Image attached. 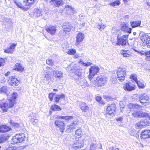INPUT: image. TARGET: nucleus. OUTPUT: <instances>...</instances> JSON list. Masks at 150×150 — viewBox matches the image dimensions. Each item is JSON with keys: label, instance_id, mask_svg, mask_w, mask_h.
<instances>
[{"label": "nucleus", "instance_id": "41", "mask_svg": "<svg viewBox=\"0 0 150 150\" xmlns=\"http://www.w3.org/2000/svg\"><path fill=\"white\" fill-rule=\"evenodd\" d=\"M79 63L82 64L83 65L86 67L92 64L90 62H88L87 63H84L81 60L79 61Z\"/></svg>", "mask_w": 150, "mask_h": 150}, {"label": "nucleus", "instance_id": "29", "mask_svg": "<svg viewBox=\"0 0 150 150\" xmlns=\"http://www.w3.org/2000/svg\"><path fill=\"white\" fill-rule=\"evenodd\" d=\"M65 8L68 11H70L71 12H69V13H71V14H74L75 12L74 8H73L72 7L69 5H65Z\"/></svg>", "mask_w": 150, "mask_h": 150}, {"label": "nucleus", "instance_id": "55", "mask_svg": "<svg viewBox=\"0 0 150 150\" xmlns=\"http://www.w3.org/2000/svg\"><path fill=\"white\" fill-rule=\"evenodd\" d=\"M13 52V50H11L10 48L4 50V52L8 53H11Z\"/></svg>", "mask_w": 150, "mask_h": 150}, {"label": "nucleus", "instance_id": "19", "mask_svg": "<svg viewBox=\"0 0 150 150\" xmlns=\"http://www.w3.org/2000/svg\"><path fill=\"white\" fill-rule=\"evenodd\" d=\"M79 107L83 112L89 111V108L87 104L84 102H81L79 104Z\"/></svg>", "mask_w": 150, "mask_h": 150}, {"label": "nucleus", "instance_id": "56", "mask_svg": "<svg viewBox=\"0 0 150 150\" xmlns=\"http://www.w3.org/2000/svg\"><path fill=\"white\" fill-rule=\"evenodd\" d=\"M5 61L4 59L0 58V67L3 65L5 64Z\"/></svg>", "mask_w": 150, "mask_h": 150}, {"label": "nucleus", "instance_id": "8", "mask_svg": "<svg viewBox=\"0 0 150 150\" xmlns=\"http://www.w3.org/2000/svg\"><path fill=\"white\" fill-rule=\"evenodd\" d=\"M140 39L144 44L145 43L147 47H150V37L148 35L142 34L140 36Z\"/></svg>", "mask_w": 150, "mask_h": 150}, {"label": "nucleus", "instance_id": "48", "mask_svg": "<svg viewBox=\"0 0 150 150\" xmlns=\"http://www.w3.org/2000/svg\"><path fill=\"white\" fill-rule=\"evenodd\" d=\"M37 115V114L35 113H31L30 116H29V117H30L29 119H36V116Z\"/></svg>", "mask_w": 150, "mask_h": 150}, {"label": "nucleus", "instance_id": "3", "mask_svg": "<svg viewBox=\"0 0 150 150\" xmlns=\"http://www.w3.org/2000/svg\"><path fill=\"white\" fill-rule=\"evenodd\" d=\"M128 35V34L122 35H118L117 36V42L116 44L117 45H121L122 46L126 45L127 44L129 45L127 40Z\"/></svg>", "mask_w": 150, "mask_h": 150}, {"label": "nucleus", "instance_id": "4", "mask_svg": "<svg viewBox=\"0 0 150 150\" xmlns=\"http://www.w3.org/2000/svg\"><path fill=\"white\" fill-rule=\"evenodd\" d=\"M25 135L24 134L20 133L16 134L14 136L11 141V143L12 144H16L22 142L25 140Z\"/></svg>", "mask_w": 150, "mask_h": 150}, {"label": "nucleus", "instance_id": "50", "mask_svg": "<svg viewBox=\"0 0 150 150\" xmlns=\"http://www.w3.org/2000/svg\"><path fill=\"white\" fill-rule=\"evenodd\" d=\"M46 61L48 64L52 65L53 64V62L51 59H48L46 60Z\"/></svg>", "mask_w": 150, "mask_h": 150}, {"label": "nucleus", "instance_id": "7", "mask_svg": "<svg viewBox=\"0 0 150 150\" xmlns=\"http://www.w3.org/2000/svg\"><path fill=\"white\" fill-rule=\"evenodd\" d=\"M133 116L136 117L142 118L144 117H147L150 120V116L149 115L145 112L140 111H134L132 113Z\"/></svg>", "mask_w": 150, "mask_h": 150}, {"label": "nucleus", "instance_id": "24", "mask_svg": "<svg viewBox=\"0 0 150 150\" xmlns=\"http://www.w3.org/2000/svg\"><path fill=\"white\" fill-rule=\"evenodd\" d=\"M120 53L124 57H129L131 54V53L128 50H121Z\"/></svg>", "mask_w": 150, "mask_h": 150}, {"label": "nucleus", "instance_id": "14", "mask_svg": "<svg viewBox=\"0 0 150 150\" xmlns=\"http://www.w3.org/2000/svg\"><path fill=\"white\" fill-rule=\"evenodd\" d=\"M8 83L11 85L14 86H17L19 83V81L17 78L13 76L10 77L8 80Z\"/></svg>", "mask_w": 150, "mask_h": 150}, {"label": "nucleus", "instance_id": "28", "mask_svg": "<svg viewBox=\"0 0 150 150\" xmlns=\"http://www.w3.org/2000/svg\"><path fill=\"white\" fill-rule=\"evenodd\" d=\"M62 73L60 71H57V81H59V82H62L63 81Z\"/></svg>", "mask_w": 150, "mask_h": 150}, {"label": "nucleus", "instance_id": "60", "mask_svg": "<svg viewBox=\"0 0 150 150\" xmlns=\"http://www.w3.org/2000/svg\"><path fill=\"white\" fill-rule=\"evenodd\" d=\"M109 150H119V149L115 147H110L109 148Z\"/></svg>", "mask_w": 150, "mask_h": 150}, {"label": "nucleus", "instance_id": "59", "mask_svg": "<svg viewBox=\"0 0 150 150\" xmlns=\"http://www.w3.org/2000/svg\"><path fill=\"white\" fill-rule=\"evenodd\" d=\"M45 78L48 81L49 79H50V77L49 74H46L45 76Z\"/></svg>", "mask_w": 150, "mask_h": 150}, {"label": "nucleus", "instance_id": "40", "mask_svg": "<svg viewBox=\"0 0 150 150\" xmlns=\"http://www.w3.org/2000/svg\"><path fill=\"white\" fill-rule=\"evenodd\" d=\"M49 98L50 100H52L53 98H54L55 101H56V96L55 93H50L49 95Z\"/></svg>", "mask_w": 150, "mask_h": 150}, {"label": "nucleus", "instance_id": "26", "mask_svg": "<svg viewBox=\"0 0 150 150\" xmlns=\"http://www.w3.org/2000/svg\"><path fill=\"white\" fill-rule=\"evenodd\" d=\"M141 21H134L130 22V24L132 28H135L139 27L140 25Z\"/></svg>", "mask_w": 150, "mask_h": 150}, {"label": "nucleus", "instance_id": "10", "mask_svg": "<svg viewBox=\"0 0 150 150\" xmlns=\"http://www.w3.org/2000/svg\"><path fill=\"white\" fill-rule=\"evenodd\" d=\"M123 88L126 91H129L135 89L134 85L131 83H126L123 86Z\"/></svg>", "mask_w": 150, "mask_h": 150}, {"label": "nucleus", "instance_id": "34", "mask_svg": "<svg viewBox=\"0 0 150 150\" xmlns=\"http://www.w3.org/2000/svg\"><path fill=\"white\" fill-rule=\"evenodd\" d=\"M13 2L18 7L23 9L24 8L23 6L21 3L20 2L19 0H14Z\"/></svg>", "mask_w": 150, "mask_h": 150}, {"label": "nucleus", "instance_id": "61", "mask_svg": "<svg viewBox=\"0 0 150 150\" xmlns=\"http://www.w3.org/2000/svg\"><path fill=\"white\" fill-rule=\"evenodd\" d=\"M52 67L51 68L49 67V68L51 70H52V71L50 70V72H53V73H54V74H56V71L55 70V69H53V68H52Z\"/></svg>", "mask_w": 150, "mask_h": 150}, {"label": "nucleus", "instance_id": "1", "mask_svg": "<svg viewBox=\"0 0 150 150\" xmlns=\"http://www.w3.org/2000/svg\"><path fill=\"white\" fill-rule=\"evenodd\" d=\"M83 83L87 86L90 87L91 86H97L99 87L105 85L106 83V79L105 77L100 75H99L95 77L93 79L90 80L91 84L88 83V82L85 81H83Z\"/></svg>", "mask_w": 150, "mask_h": 150}, {"label": "nucleus", "instance_id": "37", "mask_svg": "<svg viewBox=\"0 0 150 150\" xmlns=\"http://www.w3.org/2000/svg\"><path fill=\"white\" fill-rule=\"evenodd\" d=\"M10 124L15 128H18L20 127L19 124L15 122H14L13 120H10L9 121Z\"/></svg>", "mask_w": 150, "mask_h": 150}, {"label": "nucleus", "instance_id": "31", "mask_svg": "<svg viewBox=\"0 0 150 150\" xmlns=\"http://www.w3.org/2000/svg\"><path fill=\"white\" fill-rule=\"evenodd\" d=\"M82 135V131L81 129H79L76 131L75 136L77 138H80Z\"/></svg>", "mask_w": 150, "mask_h": 150}, {"label": "nucleus", "instance_id": "18", "mask_svg": "<svg viewBox=\"0 0 150 150\" xmlns=\"http://www.w3.org/2000/svg\"><path fill=\"white\" fill-rule=\"evenodd\" d=\"M146 125V122L143 120H142L140 122L135 124V127L137 129H139L143 128Z\"/></svg>", "mask_w": 150, "mask_h": 150}, {"label": "nucleus", "instance_id": "35", "mask_svg": "<svg viewBox=\"0 0 150 150\" xmlns=\"http://www.w3.org/2000/svg\"><path fill=\"white\" fill-rule=\"evenodd\" d=\"M8 91V87L6 86H4L0 88V93H4L6 94Z\"/></svg>", "mask_w": 150, "mask_h": 150}, {"label": "nucleus", "instance_id": "2", "mask_svg": "<svg viewBox=\"0 0 150 150\" xmlns=\"http://www.w3.org/2000/svg\"><path fill=\"white\" fill-rule=\"evenodd\" d=\"M18 96L16 93H12L10 97H8V99L6 103L0 102V107L3 111L6 112L10 108L13 107L14 104L16 103V99Z\"/></svg>", "mask_w": 150, "mask_h": 150}, {"label": "nucleus", "instance_id": "36", "mask_svg": "<svg viewBox=\"0 0 150 150\" xmlns=\"http://www.w3.org/2000/svg\"><path fill=\"white\" fill-rule=\"evenodd\" d=\"M120 4V3L119 0L115 1L109 3V5L112 6L113 7H115L119 6Z\"/></svg>", "mask_w": 150, "mask_h": 150}, {"label": "nucleus", "instance_id": "44", "mask_svg": "<svg viewBox=\"0 0 150 150\" xmlns=\"http://www.w3.org/2000/svg\"><path fill=\"white\" fill-rule=\"evenodd\" d=\"M96 145L94 143H91L90 145V150H95L96 149ZM83 150H87L86 149H84Z\"/></svg>", "mask_w": 150, "mask_h": 150}, {"label": "nucleus", "instance_id": "21", "mask_svg": "<svg viewBox=\"0 0 150 150\" xmlns=\"http://www.w3.org/2000/svg\"><path fill=\"white\" fill-rule=\"evenodd\" d=\"M72 26L70 23H66L62 27L63 31L65 32H70L72 28Z\"/></svg>", "mask_w": 150, "mask_h": 150}, {"label": "nucleus", "instance_id": "38", "mask_svg": "<svg viewBox=\"0 0 150 150\" xmlns=\"http://www.w3.org/2000/svg\"><path fill=\"white\" fill-rule=\"evenodd\" d=\"M138 53L142 56H146L150 54V50L146 51H139V52H138Z\"/></svg>", "mask_w": 150, "mask_h": 150}, {"label": "nucleus", "instance_id": "54", "mask_svg": "<svg viewBox=\"0 0 150 150\" xmlns=\"http://www.w3.org/2000/svg\"><path fill=\"white\" fill-rule=\"evenodd\" d=\"M104 98L107 101H108L110 100H112L114 99L113 98H111L110 96H104Z\"/></svg>", "mask_w": 150, "mask_h": 150}, {"label": "nucleus", "instance_id": "42", "mask_svg": "<svg viewBox=\"0 0 150 150\" xmlns=\"http://www.w3.org/2000/svg\"><path fill=\"white\" fill-rule=\"evenodd\" d=\"M30 121L33 125H36L38 122V120L37 119H30Z\"/></svg>", "mask_w": 150, "mask_h": 150}, {"label": "nucleus", "instance_id": "17", "mask_svg": "<svg viewBox=\"0 0 150 150\" xmlns=\"http://www.w3.org/2000/svg\"><path fill=\"white\" fill-rule=\"evenodd\" d=\"M141 137L142 139L150 138V130H145L142 131L141 134Z\"/></svg>", "mask_w": 150, "mask_h": 150}, {"label": "nucleus", "instance_id": "27", "mask_svg": "<svg viewBox=\"0 0 150 150\" xmlns=\"http://www.w3.org/2000/svg\"><path fill=\"white\" fill-rule=\"evenodd\" d=\"M42 10L36 8H35L34 11V14L37 17H39L42 15Z\"/></svg>", "mask_w": 150, "mask_h": 150}, {"label": "nucleus", "instance_id": "25", "mask_svg": "<svg viewBox=\"0 0 150 150\" xmlns=\"http://www.w3.org/2000/svg\"><path fill=\"white\" fill-rule=\"evenodd\" d=\"M10 128L8 126L6 125H4L0 126V132H5L8 131Z\"/></svg>", "mask_w": 150, "mask_h": 150}, {"label": "nucleus", "instance_id": "52", "mask_svg": "<svg viewBox=\"0 0 150 150\" xmlns=\"http://www.w3.org/2000/svg\"><path fill=\"white\" fill-rule=\"evenodd\" d=\"M63 4V0H57V6L62 5Z\"/></svg>", "mask_w": 150, "mask_h": 150}, {"label": "nucleus", "instance_id": "9", "mask_svg": "<svg viewBox=\"0 0 150 150\" xmlns=\"http://www.w3.org/2000/svg\"><path fill=\"white\" fill-rule=\"evenodd\" d=\"M78 124V120H77L72 121L71 124L67 126V131L68 132L73 131V130L77 127Z\"/></svg>", "mask_w": 150, "mask_h": 150}, {"label": "nucleus", "instance_id": "30", "mask_svg": "<svg viewBox=\"0 0 150 150\" xmlns=\"http://www.w3.org/2000/svg\"><path fill=\"white\" fill-rule=\"evenodd\" d=\"M64 119L66 120H71L73 119V117L72 116H57V119Z\"/></svg>", "mask_w": 150, "mask_h": 150}, {"label": "nucleus", "instance_id": "20", "mask_svg": "<svg viewBox=\"0 0 150 150\" xmlns=\"http://www.w3.org/2000/svg\"><path fill=\"white\" fill-rule=\"evenodd\" d=\"M57 127L61 132L63 133L64 129V123L62 121L57 120Z\"/></svg>", "mask_w": 150, "mask_h": 150}, {"label": "nucleus", "instance_id": "23", "mask_svg": "<svg viewBox=\"0 0 150 150\" xmlns=\"http://www.w3.org/2000/svg\"><path fill=\"white\" fill-rule=\"evenodd\" d=\"M13 69L14 70L20 71H22L24 70L23 67L22 66V65L20 63H16L14 66Z\"/></svg>", "mask_w": 150, "mask_h": 150}, {"label": "nucleus", "instance_id": "51", "mask_svg": "<svg viewBox=\"0 0 150 150\" xmlns=\"http://www.w3.org/2000/svg\"><path fill=\"white\" fill-rule=\"evenodd\" d=\"M50 4L55 7H56V0H51L50 1Z\"/></svg>", "mask_w": 150, "mask_h": 150}, {"label": "nucleus", "instance_id": "64", "mask_svg": "<svg viewBox=\"0 0 150 150\" xmlns=\"http://www.w3.org/2000/svg\"><path fill=\"white\" fill-rule=\"evenodd\" d=\"M145 59L148 61H150V55L149 56H147L146 57Z\"/></svg>", "mask_w": 150, "mask_h": 150}, {"label": "nucleus", "instance_id": "43", "mask_svg": "<svg viewBox=\"0 0 150 150\" xmlns=\"http://www.w3.org/2000/svg\"><path fill=\"white\" fill-rule=\"evenodd\" d=\"M76 53V51L75 50L72 49H70L67 52V53L69 54L74 55Z\"/></svg>", "mask_w": 150, "mask_h": 150}, {"label": "nucleus", "instance_id": "6", "mask_svg": "<svg viewBox=\"0 0 150 150\" xmlns=\"http://www.w3.org/2000/svg\"><path fill=\"white\" fill-rule=\"evenodd\" d=\"M100 69L98 67L94 65L91 66L89 69V74L88 79L90 80L92 79L93 76L99 72Z\"/></svg>", "mask_w": 150, "mask_h": 150}, {"label": "nucleus", "instance_id": "22", "mask_svg": "<svg viewBox=\"0 0 150 150\" xmlns=\"http://www.w3.org/2000/svg\"><path fill=\"white\" fill-rule=\"evenodd\" d=\"M83 146V143H80L78 142H76L72 144V147L74 149L76 150L80 149Z\"/></svg>", "mask_w": 150, "mask_h": 150}, {"label": "nucleus", "instance_id": "49", "mask_svg": "<svg viewBox=\"0 0 150 150\" xmlns=\"http://www.w3.org/2000/svg\"><path fill=\"white\" fill-rule=\"evenodd\" d=\"M137 84L138 87L139 88H144V84L142 83L140 81H139V82H138V83H137Z\"/></svg>", "mask_w": 150, "mask_h": 150}, {"label": "nucleus", "instance_id": "47", "mask_svg": "<svg viewBox=\"0 0 150 150\" xmlns=\"http://www.w3.org/2000/svg\"><path fill=\"white\" fill-rule=\"evenodd\" d=\"M6 140V138L4 134H0V143Z\"/></svg>", "mask_w": 150, "mask_h": 150}, {"label": "nucleus", "instance_id": "13", "mask_svg": "<svg viewBox=\"0 0 150 150\" xmlns=\"http://www.w3.org/2000/svg\"><path fill=\"white\" fill-rule=\"evenodd\" d=\"M121 30L125 33H127V34H130L131 33L132 29L128 27V24L123 23L122 25Z\"/></svg>", "mask_w": 150, "mask_h": 150}, {"label": "nucleus", "instance_id": "32", "mask_svg": "<svg viewBox=\"0 0 150 150\" xmlns=\"http://www.w3.org/2000/svg\"><path fill=\"white\" fill-rule=\"evenodd\" d=\"M139 100H148L149 97L146 93H144L139 95Z\"/></svg>", "mask_w": 150, "mask_h": 150}, {"label": "nucleus", "instance_id": "58", "mask_svg": "<svg viewBox=\"0 0 150 150\" xmlns=\"http://www.w3.org/2000/svg\"><path fill=\"white\" fill-rule=\"evenodd\" d=\"M16 44H12L10 46V48L12 50H13L15 48Z\"/></svg>", "mask_w": 150, "mask_h": 150}, {"label": "nucleus", "instance_id": "62", "mask_svg": "<svg viewBox=\"0 0 150 150\" xmlns=\"http://www.w3.org/2000/svg\"><path fill=\"white\" fill-rule=\"evenodd\" d=\"M5 150H16L14 149L13 147H9L8 148H7Z\"/></svg>", "mask_w": 150, "mask_h": 150}, {"label": "nucleus", "instance_id": "5", "mask_svg": "<svg viewBox=\"0 0 150 150\" xmlns=\"http://www.w3.org/2000/svg\"><path fill=\"white\" fill-rule=\"evenodd\" d=\"M117 79L120 81L122 82L125 80L126 75V70L124 68H119L117 72Z\"/></svg>", "mask_w": 150, "mask_h": 150}, {"label": "nucleus", "instance_id": "45", "mask_svg": "<svg viewBox=\"0 0 150 150\" xmlns=\"http://www.w3.org/2000/svg\"><path fill=\"white\" fill-rule=\"evenodd\" d=\"M105 27V25L103 24H102L100 25L98 24L97 26V28L100 30H102Z\"/></svg>", "mask_w": 150, "mask_h": 150}, {"label": "nucleus", "instance_id": "57", "mask_svg": "<svg viewBox=\"0 0 150 150\" xmlns=\"http://www.w3.org/2000/svg\"><path fill=\"white\" fill-rule=\"evenodd\" d=\"M51 108L52 110H56V105L54 104L53 105H52L51 106Z\"/></svg>", "mask_w": 150, "mask_h": 150}, {"label": "nucleus", "instance_id": "33", "mask_svg": "<svg viewBox=\"0 0 150 150\" xmlns=\"http://www.w3.org/2000/svg\"><path fill=\"white\" fill-rule=\"evenodd\" d=\"M74 77L75 79H81V75L80 72L79 71L74 74Z\"/></svg>", "mask_w": 150, "mask_h": 150}, {"label": "nucleus", "instance_id": "39", "mask_svg": "<svg viewBox=\"0 0 150 150\" xmlns=\"http://www.w3.org/2000/svg\"><path fill=\"white\" fill-rule=\"evenodd\" d=\"M65 96L64 94H61L57 95V103L58 102L59 100L64 99Z\"/></svg>", "mask_w": 150, "mask_h": 150}, {"label": "nucleus", "instance_id": "12", "mask_svg": "<svg viewBox=\"0 0 150 150\" xmlns=\"http://www.w3.org/2000/svg\"><path fill=\"white\" fill-rule=\"evenodd\" d=\"M115 104H111L110 106H108L106 109V113L107 114L111 115L113 114L115 112Z\"/></svg>", "mask_w": 150, "mask_h": 150}, {"label": "nucleus", "instance_id": "16", "mask_svg": "<svg viewBox=\"0 0 150 150\" xmlns=\"http://www.w3.org/2000/svg\"><path fill=\"white\" fill-rule=\"evenodd\" d=\"M128 107L131 109V110H132L134 111L137 110L141 109L142 106L137 104L130 103L128 105Z\"/></svg>", "mask_w": 150, "mask_h": 150}, {"label": "nucleus", "instance_id": "46", "mask_svg": "<svg viewBox=\"0 0 150 150\" xmlns=\"http://www.w3.org/2000/svg\"><path fill=\"white\" fill-rule=\"evenodd\" d=\"M101 99L102 98H101V97L99 96H97L96 98V100L98 102H99L100 104L102 105L104 104V102L102 101V100H101Z\"/></svg>", "mask_w": 150, "mask_h": 150}, {"label": "nucleus", "instance_id": "15", "mask_svg": "<svg viewBox=\"0 0 150 150\" xmlns=\"http://www.w3.org/2000/svg\"><path fill=\"white\" fill-rule=\"evenodd\" d=\"M45 30L48 33L53 35L55 33L56 30V27L53 26L46 27Z\"/></svg>", "mask_w": 150, "mask_h": 150}, {"label": "nucleus", "instance_id": "63", "mask_svg": "<svg viewBox=\"0 0 150 150\" xmlns=\"http://www.w3.org/2000/svg\"><path fill=\"white\" fill-rule=\"evenodd\" d=\"M117 120V121H122V117H121L117 118L116 119Z\"/></svg>", "mask_w": 150, "mask_h": 150}, {"label": "nucleus", "instance_id": "53", "mask_svg": "<svg viewBox=\"0 0 150 150\" xmlns=\"http://www.w3.org/2000/svg\"><path fill=\"white\" fill-rule=\"evenodd\" d=\"M148 100H139L140 102L143 105L146 106L148 104V103L146 102V101Z\"/></svg>", "mask_w": 150, "mask_h": 150}, {"label": "nucleus", "instance_id": "11", "mask_svg": "<svg viewBox=\"0 0 150 150\" xmlns=\"http://www.w3.org/2000/svg\"><path fill=\"white\" fill-rule=\"evenodd\" d=\"M84 36V34L82 33H80L77 35L76 42L75 43L76 45L78 46L81 44L83 40Z\"/></svg>", "mask_w": 150, "mask_h": 150}]
</instances>
